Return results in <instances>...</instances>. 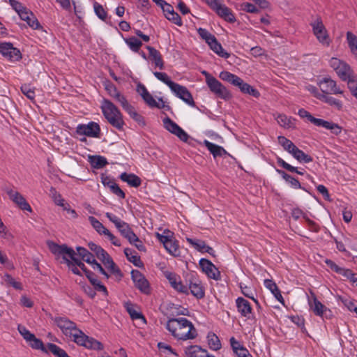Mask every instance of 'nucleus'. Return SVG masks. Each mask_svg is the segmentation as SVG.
<instances>
[{
	"instance_id": "obj_13",
	"label": "nucleus",
	"mask_w": 357,
	"mask_h": 357,
	"mask_svg": "<svg viewBox=\"0 0 357 357\" xmlns=\"http://www.w3.org/2000/svg\"><path fill=\"white\" fill-rule=\"evenodd\" d=\"M52 320L66 337H69L77 328V324L66 317H55Z\"/></svg>"
},
{
	"instance_id": "obj_51",
	"label": "nucleus",
	"mask_w": 357,
	"mask_h": 357,
	"mask_svg": "<svg viewBox=\"0 0 357 357\" xmlns=\"http://www.w3.org/2000/svg\"><path fill=\"white\" fill-rule=\"evenodd\" d=\"M30 342V346L35 349H40L43 352L47 354V345L45 346L43 342L40 340L36 337L34 335L33 338H31L29 340Z\"/></svg>"
},
{
	"instance_id": "obj_19",
	"label": "nucleus",
	"mask_w": 357,
	"mask_h": 357,
	"mask_svg": "<svg viewBox=\"0 0 357 357\" xmlns=\"http://www.w3.org/2000/svg\"><path fill=\"white\" fill-rule=\"evenodd\" d=\"M310 309L317 316L328 318L331 315V310L319 301L315 296H314L313 303L310 302Z\"/></svg>"
},
{
	"instance_id": "obj_37",
	"label": "nucleus",
	"mask_w": 357,
	"mask_h": 357,
	"mask_svg": "<svg viewBox=\"0 0 357 357\" xmlns=\"http://www.w3.org/2000/svg\"><path fill=\"white\" fill-rule=\"evenodd\" d=\"M117 229L128 241L135 237L136 234L130 228V225L124 221L120 225H118Z\"/></svg>"
},
{
	"instance_id": "obj_25",
	"label": "nucleus",
	"mask_w": 357,
	"mask_h": 357,
	"mask_svg": "<svg viewBox=\"0 0 357 357\" xmlns=\"http://www.w3.org/2000/svg\"><path fill=\"white\" fill-rule=\"evenodd\" d=\"M20 17L22 20L26 21L29 26L33 29H42V26L37 18L34 16L32 12L27 9L23 11V13H21Z\"/></svg>"
},
{
	"instance_id": "obj_32",
	"label": "nucleus",
	"mask_w": 357,
	"mask_h": 357,
	"mask_svg": "<svg viewBox=\"0 0 357 357\" xmlns=\"http://www.w3.org/2000/svg\"><path fill=\"white\" fill-rule=\"evenodd\" d=\"M208 45L219 56L225 59H228L230 56V54L223 49L222 45L218 41L216 38L212 40Z\"/></svg>"
},
{
	"instance_id": "obj_48",
	"label": "nucleus",
	"mask_w": 357,
	"mask_h": 357,
	"mask_svg": "<svg viewBox=\"0 0 357 357\" xmlns=\"http://www.w3.org/2000/svg\"><path fill=\"white\" fill-rule=\"evenodd\" d=\"M126 310L132 319H141L143 324L146 323V320L144 316L141 312H139L135 310L131 305H128L126 306Z\"/></svg>"
},
{
	"instance_id": "obj_36",
	"label": "nucleus",
	"mask_w": 357,
	"mask_h": 357,
	"mask_svg": "<svg viewBox=\"0 0 357 357\" xmlns=\"http://www.w3.org/2000/svg\"><path fill=\"white\" fill-rule=\"evenodd\" d=\"M319 100L328 104L330 106L339 111L342 110L343 108V104L341 100L336 99L329 95L324 94V96H320Z\"/></svg>"
},
{
	"instance_id": "obj_29",
	"label": "nucleus",
	"mask_w": 357,
	"mask_h": 357,
	"mask_svg": "<svg viewBox=\"0 0 357 357\" xmlns=\"http://www.w3.org/2000/svg\"><path fill=\"white\" fill-rule=\"evenodd\" d=\"M264 286L268 289L271 293L274 295L275 298L282 305H284V298L281 294L280 290L278 287L276 283L269 279H266L264 280Z\"/></svg>"
},
{
	"instance_id": "obj_55",
	"label": "nucleus",
	"mask_w": 357,
	"mask_h": 357,
	"mask_svg": "<svg viewBox=\"0 0 357 357\" xmlns=\"http://www.w3.org/2000/svg\"><path fill=\"white\" fill-rule=\"evenodd\" d=\"M94 11L96 15L102 20L105 21L107 17V13L102 5L97 2L93 4Z\"/></svg>"
},
{
	"instance_id": "obj_31",
	"label": "nucleus",
	"mask_w": 357,
	"mask_h": 357,
	"mask_svg": "<svg viewBox=\"0 0 357 357\" xmlns=\"http://www.w3.org/2000/svg\"><path fill=\"white\" fill-rule=\"evenodd\" d=\"M120 178L123 182H126L130 186L137 188L142 183L141 178L134 174H128L123 172L120 175Z\"/></svg>"
},
{
	"instance_id": "obj_10",
	"label": "nucleus",
	"mask_w": 357,
	"mask_h": 357,
	"mask_svg": "<svg viewBox=\"0 0 357 357\" xmlns=\"http://www.w3.org/2000/svg\"><path fill=\"white\" fill-rule=\"evenodd\" d=\"M325 263L333 271L341 275L344 277V280H348L357 286V278L356 277V274L354 273L351 269L340 267L333 261L328 259L325 260Z\"/></svg>"
},
{
	"instance_id": "obj_33",
	"label": "nucleus",
	"mask_w": 357,
	"mask_h": 357,
	"mask_svg": "<svg viewBox=\"0 0 357 357\" xmlns=\"http://www.w3.org/2000/svg\"><path fill=\"white\" fill-rule=\"evenodd\" d=\"M318 126L323 127L327 130H330L331 133L335 135H340L342 130V128L337 123H333L332 121H325L324 119H321Z\"/></svg>"
},
{
	"instance_id": "obj_8",
	"label": "nucleus",
	"mask_w": 357,
	"mask_h": 357,
	"mask_svg": "<svg viewBox=\"0 0 357 357\" xmlns=\"http://www.w3.org/2000/svg\"><path fill=\"white\" fill-rule=\"evenodd\" d=\"M0 54L11 62L19 61L22 58L20 50L9 42L0 43Z\"/></svg>"
},
{
	"instance_id": "obj_47",
	"label": "nucleus",
	"mask_w": 357,
	"mask_h": 357,
	"mask_svg": "<svg viewBox=\"0 0 357 357\" xmlns=\"http://www.w3.org/2000/svg\"><path fill=\"white\" fill-rule=\"evenodd\" d=\"M220 78L223 81L231 83L234 86L238 83L239 77L228 71H222L220 73Z\"/></svg>"
},
{
	"instance_id": "obj_59",
	"label": "nucleus",
	"mask_w": 357,
	"mask_h": 357,
	"mask_svg": "<svg viewBox=\"0 0 357 357\" xmlns=\"http://www.w3.org/2000/svg\"><path fill=\"white\" fill-rule=\"evenodd\" d=\"M3 280L7 284L12 286L15 289H22L21 283L15 281V280L10 275L6 274L3 276Z\"/></svg>"
},
{
	"instance_id": "obj_22",
	"label": "nucleus",
	"mask_w": 357,
	"mask_h": 357,
	"mask_svg": "<svg viewBox=\"0 0 357 357\" xmlns=\"http://www.w3.org/2000/svg\"><path fill=\"white\" fill-rule=\"evenodd\" d=\"M237 311L242 317L250 318L252 314V307L250 303L245 298L238 297L236 300Z\"/></svg>"
},
{
	"instance_id": "obj_63",
	"label": "nucleus",
	"mask_w": 357,
	"mask_h": 357,
	"mask_svg": "<svg viewBox=\"0 0 357 357\" xmlns=\"http://www.w3.org/2000/svg\"><path fill=\"white\" fill-rule=\"evenodd\" d=\"M129 243L131 245H133L136 247V248L142 252H146V247L144 246L142 241L137 237V235H135V237L133 238V239H131Z\"/></svg>"
},
{
	"instance_id": "obj_18",
	"label": "nucleus",
	"mask_w": 357,
	"mask_h": 357,
	"mask_svg": "<svg viewBox=\"0 0 357 357\" xmlns=\"http://www.w3.org/2000/svg\"><path fill=\"white\" fill-rule=\"evenodd\" d=\"M6 193L9 198L18 206V207L23 210L31 212L32 209L29 204L26 202L25 198L18 192L13 191V190H6Z\"/></svg>"
},
{
	"instance_id": "obj_5",
	"label": "nucleus",
	"mask_w": 357,
	"mask_h": 357,
	"mask_svg": "<svg viewBox=\"0 0 357 357\" xmlns=\"http://www.w3.org/2000/svg\"><path fill=\"white\" fill-rule=\"evenodd\" d=\"M331 66L335 70L336 73L343 81H350L357 79V76L353 73L350 66L346 63L336 58H332L330 61Z\"/></svg>"
},
{
	"instance_id": "obj_4",
	"label": "nucleus",
	"mask_w": 357,
	"mask_h": 357,
	"mask_svg": "<svg viewBox=\"0 0 357 357\" xmlns=\"http://www.w3.org/2000/svg\"><path fill=\"white\" fill-rule=\"evenodd\" d=\"M68 337L77 344L84 347L86 349L98 351L103 349V344L100 342L85 335L79 328H77Z\"/></svg>"
},
{
	"instance_id": "obj_39",
	"label": "nucleus",
	"mask_w": 357,
	"mask_h": 357,
	"mask_svg": "<svg viewBox=\"0 0 357 357\" xmlns=\"http://www.w3.org/2000/svg\"><path fill=\"white\" fill-rule=\"evenodd\" d=\"M277 163L280 167L284 168V169L290 172H295L300 175L305 174V170L303 169H299L298 167H294L290 164L287 163V162H285L283 159H282L280 157L277 158Z\"/></svg>"
},
{
	"instance_id": "obj_44",
	"label": "nucleus",
	"mask_w": 357,
	"mask_h": 357,
	"mask_svg": "<svg viewBox=\"0 0 357 357\" xmlns=\"http://www.w3.org/2000/svg\"><path fill=\"white\" fill-rule=\"evenodd\" d=\"M89 220L93 229L100 235H104L108 230L104 225L93 216H89Z\"/></svg>"
},
{
	"instance_id": "obj_64",
	"label": "nucleus",
	"mask_w": 357,
	"mask_h": 357,
	"mask_svg": "<svg viewBox=\"0 0 357 357\" xmlns=\"http://www.w3.org/2000/svg\"><path fill=\"white\" fill-rule=\"evenodd\" d=\"M19 333L23 336V337L29 341L30 339L34 337V335L31 333L29 330L26 329L25 326L19 325L18 326Z\"/></svg>"
},
{
	"instance_id": "obj_21",
	"label": "nucleus",
	"mask_w": 357,
	"mask_h": 357,
	"mask_svg": "<svg viewBox=\"0 0 357 357\" xmlns=\"http://www.w3.org/2000/svg\"><path fill=\"white\" fill-rule=\"evenodd\" d=\"M187 357H215L208 354L207 351L199 345H190L184 349Z\"/></svg>"
},
{
	"instance_id": "obj_41",
	"label": "nucleus",
	"mask_w": 357,
	"mask_h": 357,
	"mask_svg": "<svg viewBox=\"0 0 357 357\" xmlns=\"http://www.w3.org/2000/svg\"><path fill=\"white\" fill-rule=\"evenodd\" d=\"M207 340L209 348L214 351H218L221 348V343L218 337L213 333H208Z\"/></svg>"
},
{
	"instance_id": "obj_45",
	"label": "nucleus",
	"mask_w": 357,
	"mask_h": 357,
	"mask_svg": "<svg viewBox=\"0 0 357 357\" xmlns=\"http://www.w3.org/2000/svg\"><path fill=\"white\" fill-rule=\"evenodd\" d=\"M276 120L279 125L284 128H290L294 126V119L291 117H288L284 114H279L277 116Z\"/></svg>"
},
{
	"instance_id": "obj_40",
	"label": "nucleus",
	"mask_w": 357,
	"mask_h": 357,
	"mask_svg": "<svg viewBox=\"0 0 357 357\" xmlns=\"http://www.w3.org/2000/svg\"><path fill=\"white\" fill-rule=\"evenodd\" d=\"M347 41L351 53L357 59V36L351 31L347 32Z\"/></svg>"
},
{
	"instance_id": "obj_62",
	"label": "nucleus",
	"mask_w": 357,
	"mask_h": 357,
	"mask_svg": "<svg viewBox=\"0 0 357 357\" xmlns=\"http://www.w3.org/2000/svg\"><path fill=\"white\" fill-rule=\"evenodd\" d=\"M165 275L173 288L174 287L175 285H177L176 283L180 280L179 275L172 272H166L165 273Z\"/></svg>"
},
{
	"instance_id": "obj_17",
	"label": "nucleus",
	"mask_w": 357,
	"mask_h": 357,
	"mask_svg": "<svg viewBox=\"0 0 357 357\" xmlns=\"http://www.w3.org/2000/svg\"><path fill=\"white\" fill-rule=\"evenodd\" d=\"M320 89L325 95L342 94L341 91L336 84V82L331 78L325 77L319 83Z\"/></svg>"
},
{
	"instance_id": "obj_34",
	"label": "nucleus",
	"mask_w": 357,
	"mask_h": 357,
	"mask_svg": "<svg viewBox=\"0 0 357 357\" xmlns=\"http://www.w3.org/2000/svg\"><path fill=\"white\" fill-rule=\"evenodd\" d=\"M89 162L94 169H102L108 164L107 159L101 155H89Z\"/></svg>"
},
{
	"instance_id": "obj_43",
	"label": "nucleus",
	"mask_w": 357,
	"mask_h": 357,
	"mask_svg": "<svg viewBox=\"0 0 357 357\" xmlns=\"http://www.w3.org/2000/svg\"><path fill=\"white\" fill-rule=\"evenodd\" d=\"M125 42L130 49L135 52H139L140 47L142 46V41L134 36L125 39Z\"/></svg>"
},
{
	"instance_id": "obj_49",
	"label": "nucleus",
	"mask_w": 357,
	"mask_h": 357,
	"mask_svg": "<svg viewBox=\"0 0 357 357\" xmlns=\"http://www.w3.org/2000/svg\"><path fill=\"white\" fill-rule=\"evenodd\" d=\"M186 241L196 250L203 253V250H204V246L206 245L205 241L200 240V239L191 238H188V237L186 238Z\"/></svg>"
},
{
	"instance_id": "obj_12",
	"label": "nucleus",
	"mask_w": 357,
	"mask_h": 357,
	"mask_svg": "<svg viewBox=\"0 0 357 357\" xmlns=\"http://www.w3.org/2000/svg\"><path fill=\"white\" fill-rule=\"evenodd\" d=\"M77 134L90 137H99L100 132V126L93 121L88 124H79L76 128Z\"/></svg>"
},
{
	"instance_id": "obj_54",
	"label": "nucleus",
	"mask_w": 357,
	"mask_h": 357,
	"mask_svg": "<svg viewBox=\"0 0 357 357\" xmlns=\"http://www.w3.org/2000/svg\"><path fill=\"white\" fill-rule=\"evenodd\" d=\"M50 195L56 205L63 206L64 199L62 198L61 194L56 191V188L51 187L50 189Z\"/></svg>"
},
{
	"instance_id": "obj_60",
	"label": "nucleus",
	"mask_w": 357,
	"mask_h": 357,
	"mask_svg": "<svg viewBox=\"0 0 357 357\" xmlns=\"http://www.w3.org/2000/svg\"><path fill=\"white\" fill-rule=\"evenodd\" d=\"M241 9L250 13H257L259 11L257 6L248 2L241 3Z\"/></svg>"
},
{
	"instance_id": "obj_42",
	"label": "nucleus",
	"mask_w": 357,
	"mask_h": 357,
	"mask_svg": "<svg viewBox=\"0 0 357 357\" xmlns=\"http://www.w3.org/2000/svg\"><path fill=\"white\" fill-rule=\"evenodd\" d=\"M278 143L287 151L289 153H291L296 146L289 139L284 136H279L278 137Z\"/></svg>"
},
{
	"instance_id": "obj_38",
	"label": "nucleus",
	"mask_w": 357,
	"mask_h": 357,
	"mask_svg": "<svg viewBox=\"0 0 357 357\" xmlns=\"http://www.w3.org/2000/svg\"><path fill=\"white\" fill-rule=\"evenodd\" d=\"M291 154L300 162L309 163L313 160L312 158L310 155L306 154L297 146L295 147L294 150Z\"/></svg>"
},
{
	"instance_id": "obj_61",
	"label": "nucleus",
	"mask_w": 357,
	"mask_h": 357,
	"mask_svg": "<svg viewBox=\"0 0 357 357\" xmlns=\"http://www.w3.org/2000/svg\"><path fill=\"white\" fill-rule=\"evenodd\" d=\"M166 18L178 26H181L183 24L181 17L174 10H173L170 14L167 15Z\"/></svg>"
},
{
	"instance_id": "obj_24",
	"label": "nucleus",
	"mask_w": 357,
	"mask_h": 357,
	"mask_svg": "<svg viewBox=\"0 0 357 357\" xmlns=\"http://www.w3.org/2000/svg\"><path fill=\"white\" fill-rule=\"evenodd\" d=\"M213 10L227 22H234L236 21V18L231 10L221 2Z\"/></svg>"
},
{
	"instance_id": "obj_2",
	"label": "nucleus",
	"mask_w": 357,
	"mask_h": 357,
	"mask_svg": "<svg viewBox=\"0 0 357 357\" xmlns=\"http://www.w3.org/2000/svg\"><path fill=\"white\" fill-rule=\"evenodd\" d=\"M88 247L96 255L97 258L102 261L110 274L114 275L117 280H121L123 278L121 271L116 265L109 255L102 248L93 242H89Z\"/></svg>"
},
{
	"instance_id": "obj_3",
	"label": "nucleus",
	"mask_w": 357,
	"mask_h": 357,
	"mask_svg": "<svg viewBox=\"0 0 357 357\" xmlns=\"http://www.w3.org/2000/svg\"><path fill=\"white\" fill-rule=\"evenodd\" d=\"M101 110L107 121L119 130H123L124 121L122 114L117 107L107 99H104L101 105Z\"/></svg>"
},
{
	"instance_id": "obj_57",
	"label": "nucleus",
	"mask_w": 357,
	"mask_h": 357,
	"mask_svg": "<svg viewBox=\"0 0 357 357\" xmlns=\"http://www.w3.org/2000/svg\"><path fill=\"white\" fill-rule=\"evenodd\" d=\"M197 33H198L199 36L203 40H204L207 44L209 43L212 40H213L215 38V36L211 34L206 29L199 28L197 29Z\"/></svg>"
},
{
	"instance_id": "obj_56",
	"label": "nucleus",
	"mask_w": 357,
	"mask_h": 357,
	"mask_svg": "<svg viewBox=\"0 0 357 357\" xmlns=\"http://www.w3.org/2000/svg\"><path fill=\"white\" fill-rule=\"evenodd\" d=\"M164 247L169 253H170L174 256L178 255V245L172 238H170L169 241L167 243H166V244L165 245Z\"/></svg>"
},
{
	"instance_id": "obj_6",
	"label": "nucleus",
	"mask_w": 357,
	"mask_h": 357,
	"mask_svg": "<svg viewBox=\"0 0 357 357\" xmlns=\"http://www.w3.org/2000/svg\"><path fill=\"white\" fill-rule=\"evenodd\" d=\"M314 35L317 40L324 46L328 47L331 43L328 31L323 24L322 20L318 17L310 23Z\"/></svg>"
},
{
	"instance_id": "obj_30",
	"label": "nucleus",
	"mask_w": 357,
	"mask_h": 357,
	"mask_svg": "<svg viewBox=\"0 0 357 357\" xmlns=\"http://www.w3.org/2000/svg\"><path fill=\"white\" fill-rule=\"evenodd\" d=\"M276 172L280 174L282 178L290 185V186L294 189H303L305 191H307L305 188H303L301 186V183L299 181L291 176V175L288 174L287 172H285L283 170L281 169H276Z\"/></svg>"
},
{
	"instance_id": "obj_20",
	"label": "nucleus",
	"mask_w": 357,
	"mask_h": 357,
	"mask_svg": "<svg viewBox=\"0 0 357 357\" xmlns=\"http://www.w3.org/2000/svg\"><path fill=\"white\" fill-rule=\"evenodd\" d=\"M101 182L104 186L108 187L113 194L116 195L119 198H125L126 195L124 192L109 176L102 175Z\"/></svg>"
},
{
	"instance_id": "obj_23",
	"label": "nucleus",
	"mask_w": 357,
	"mask_h": 357,
	"mask_svg": "<svg viewBox=\"0 0 357 357\" xmlns=\"http://www.w3.org/2000/svg\"><path fill=\"white\" fill-rule=\"evenodd\" d=\"M146 48L149 51V59L154 63L155 67L159 68L160 70H163L165 64L160 52L151 46L148 45Z\"/></svg>"
},
{
	"instance_id": "obj_35",
	"label": "nucleus",
	"mask_w": 357,
	"mask_h": 357,
	"mask_svg": "<svg viewBox=\"0 0 357 357\" xmlns=\"http://www.w3.org/2000/svg\"><path fill=\"white\" fill-rule=\"evenodd\" d=\"M124 254L127 258V259L137 267L143 266V262L142 261L140 257L137 255L135 251L131 250L130 248H125Z\"/></svg>"
},
{
	"instance_id": "obj_52",
	"label": "nucleus",
	"mask_w": 357,
	"mask_h": 357,
	"mask_svg": "<svg viewBox=\"0 0 357 357\" xmlns=\"http://www.w3.org/2000/svg\"><path fill=\"white\" fill-rule=\"evenodd\" d=\"M154 76L159 79L160 81L162 82L165 84H167L169 89L172 86H174V82L172 81L168 75L165 73H161V72H153Z\"/></svg>"
},
{
	"instance_id": "obj_15",
	"label": "nucleus",
	"mask_w": 357,
	"mask_h": 357,
	"mask_svg": "<svg viewBox=\"0 0 357 357\" xmlns=\"http://www.w3.org/2000/svg\"><path fill=\"white\" fill-rule=\"evenodd\" d=\"M202 271L209 278L215 280L221 279V274L215 266L208 259L202 258L199 262Z\"/></svg>"
},
{
	"instance_id": "obj_16",
	"label": "nucleus",
	"mask_w": 357,
	"mask_h": 357,
	"mask_svg": "<svg viewBox=\"0 0 357 357\" xmlns=\"http://www.w3.org/2000/svg\"><path fill=\"white\" fill-rule=\"evenodd\" d=\"M131 277L136 288L143 294H150L149 282L139 271L132 270L131 271Z\"/></svg>"
},
{
	"instance_id": "obj_27",
	"label": "nucleus",
	"mask_w": 357,
	"mask_h": 357,
	"mask_svg": "<svg viewBox=\"0 0 357 357\" xmlns=\"http://www.w3.org/2000/svg\"><path fill=\"white\" fill-rule=\"evenodd\" d=\"M204 144L215 158L226 155H229L227 151L222 146L213 144L206 139L204 140Z\"/></svg>"
},
{
	"instance_id": "obj_26",
	"label": "nucleus",
	"mask_w": 357,
	"mask_h": 357,
	"mask_svg": "<svg viewBox=\"0 0 357 357\" xmlns=\"http://www.w3.org/2000/svg\"><path fill=\"white\" fill-rule=\"evenodd\" d=\"M234 86H238L240 91L243 93L249 94L255 98H259L260 96V93L257 89H255L249 84L244 82L241 77L238 78V83L235 84Z\"/></svg>"
},
{
	"instance_id": "obj_50",
	"label": "nucleus",
	"mask_w": 357,
	"mask_h": 357,
	"mask_svg": "<svg viewBox=\"0 0 357 357\" xmlns=\"http://www.w3.org/2000/svg\"><path fill=\"white\" fill-rule=\"evenodd\" d=\"M298 114L301 117V118H307V119L310 121L312 123H313L314 125L318 126L320 121L321 119H317V118H315L314 116H312L311 115V114L307 112V110H305V109H300L298 112Z\"/></svg>"
},
{
	"instance_id": "obj_7",
	"label": "nucleus",
	"mask_w": 357,
	"mask_h": 357,
	"mask_svg": "<svg viewBox=\"0 0 357 357\" xmlns=\"http://www.w3.org/2000/svg\"><path fill=\"white\" fill-rule=\"evenodd\" d=\"M50 250L54 255H62L63 259L66 261L68 265L71 264L70 261L66 257L67 255L72 261H74L75 264L77 266V263L81 261L79 259L76 257V252L75 250L68 247L66 244L58 245L57 243L52 242L51 244L49 245Z\"/></svg>"
},
{
	"instance_id": "obj_11",
	"label": "nucleus",
	"mask_w": 357,
	"mask_h": 357,
	"mask_svg": "<svg viewBox=\"0 0 357 357\" xmlns=\"http://www.w3.org/2000/svg\"><path fill=\"white\" fill-rule=\"evenodd\" d=\"M164 127L171 133L177 136L181 141L187 142L190 136L177 123L170 118L166 117L163 119Z\"/></svg>"
},
{
	"instance_id": "obj_53",
	"label": "nucleus",
	"mask_w": 357,
	"mask_h": 357,
	"mask_svg": "<svg viewBox=\"0 0 357 357\" xmlns=\"http://www.w3.org/2000/svg\"><path fill=\"white\" fill-rule=\"evenodd\" d=\"M47 347V353L50 351L56 357H63V355L66 353L65 350L53 343H48Z\"/></svg>"
},
{
	"instance_id": "obj_58",
	"label": "nucleus",
	"mask_w": 357,
	"mask_h": 357,
	"mask_svg": "<svg viewBox=\"0 0 357 357\" xmlns=\"http://www.w3.org/2000/svg\"><path fill=\"white\" fill-rule=\"evenodd\" d=\"M21 91L29 100H33L35 99V91L30 85L26 84L22 85Z\"/></svg>"
},
{
	"instance_id": "obj_46",
	"label": "nucleus",
	"mask_w": 357,
	"mask_h": 357,
	"mask_svg": "<svg viewBox=\"0 0 357 357\" xmlns=\"http://www.w3.org/2000/svg\"><path fill=\"white\" fill-rule=\"evenodd\" d=\"M88 280L97 291L102 292L104 295L107 296L108 291L107 288L97 279L96 275L91 277Z\"/></svg>"
},
{
	"instance_id": "obj_9",
	"label": "nucleus",
	"mask_w": 357,
	"mask_h": 357,
	"mask_svg": "<svg viewBox=\"0 0 357 357\" xmlns=\"http://www.w3.org/2000/svg\"><path fill=\"white\" fill-rule=\"evenodd\" d=\"M210 91L217 97L228 100L231 97V93L215 77L210 78L206 82Z\"/></svg>"
},
{
	"instance_id": "obj_1",
	"label": "nucleus",
	"mask_w": 357,
	"mask_h": 357,
	"mask_svg": "<svg viewBox=\"0 0 357 357\" xmlns=\"http://www.w3.org/2000/svg\"><path fill=\"white\" fill-rule=\"evenodd\" d=\"M165 328L177 340H191L198 336L197 330L194 324L184 317L169 318Z\"/></svg>"
},
{
	"instance_id": "obj_28",
	"label": "nucleus",
	"mask_w": 357,
	"mask_h": 357,
	"mask_svg": "<svg viewBox=\"0 0 357 357\" xmlns=\"http://www.w3.org/2000/svg\"><path fill=\"white\" fill-rule=\"evenodd\" d=\"M188 291L197 298L200 299L204 296V289L201 282L198 280H190L189 283Z\"/></svg>"
},
{
	"instance_id": "obj_14",
	"label": "nucleus",
	"mask_w": 357,
	"mask_h": 357,
	"mask_svg": "<svg viewBox=\"0 0 357 357\" xmlns=\"http://www.w3.org/2000/svg\"><path fill=\"white\" fill-rule=\"evenodd\" d=\"M170 89L176 97L181 99L186 104L191 107H195L192 96L185 86L175 82Z\"/></svg>"
}]
</instances>
